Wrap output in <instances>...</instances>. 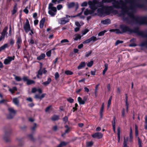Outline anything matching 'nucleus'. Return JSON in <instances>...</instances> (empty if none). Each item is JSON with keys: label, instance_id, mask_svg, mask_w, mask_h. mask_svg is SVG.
<instances>
[{"label": "nucleus", "instance_id": "obj_8", "mask_svg": "<svg viewBox=\"0 0 147 147\" xmlns=\"http://www.w3.org/2000/svg\"><path fill=\"white\" fill-rule=\"evenodd\" d=\"M11 129L10 128H8L5 131L4 139L6 142L9 141V136L11 133Z\"/></svg>", "mask_w": 147, "mask_h": 147}, {"label": "nucleus", "instance_id": "obj_3", "mask_svg": "<svg viewBox=\"0 0 147 147\" xmlns=\"http://www.w3.org/2000/svg\"><path fill=\"white\" fill-rule=\"evenodd\" d=\"M131 20L129 21V24L133 25H147V16L140 17L135 16L132 12H129L127 13Z\"/></svg>", "mask_w": 147, "mask_h": 147}, {"label": "nucleus", "instance_id": "obj_6", "mask_svg": "<svg viewBox=\"0 0 147 147\" xmlns=\"http://www.w3.org/2000/svg\"><path fill=\"white\" fill-rule=\"evenodd\" d=\"M88 4L89 6V7L91 10L86 9L84 12V14L85 16H87L88 14H92L94 13L96 10L94 5L91 3V1H89L88 2Z\"/></svg>", "mask_w": 147, "mask_h": 147}, {"label": "nucleus", "instance_id": "obj_42", "mask_svg": "<svg viewBox=\"0 0 147 147\" xmlns=\"http://www.w3.org/2000/svg\"><path fill=\"white\" fill-rule=\"evenodd\" d=\"M93 64V61H90L87 64V66L89 67H92Z\"/></svg>", "mask_w": 147, "mask_h": 147}, {"label": "nucleus", "instance_id": "obj_62", "mask_svg": "<svg viewBox=\"0 0 147 147\" xmlns=\"http://www.w3.org/2000/svg\"><path fill=\"white\" fill-rule=\"evenodd\" d=\"M51 107V106H49L47 107H46V109H45V112H47L50 109Z\"/></svg>", "mask_w": 147, "mask_h": 147}, {"label": "nucleus", "instance_id": "obj_31", "mask_svg": "<svg viewBox=\"0 0 147 147\" xmlns=\"http://www.w3.org/2000/svg\"><path fill=\"white\" fill-rule=\"evenodd\" d=\"M67 143L64 142H62L57 147H62L66 145Z\"/></svg>", "mask_w": 147, "mask_h": 147}, {"label": "nucleus", "instance_id": "obj_21", "mask_svg": "<svg viewBox=\"0 0 147 147\" xmlns=\"http://www.w3.org/2000/svg\"><path fill=\"white\" fill-rule=\"evenodd\" d=\"M51 78H49L47 79V81L43 82L42 83V84H43L44 86H46L49 84L51 83Z\"/></svg>", "mask_w": 147, "mask_h": 147}, {"label": "nucleus", "instance_id": "obj_4", "mask_svg": "<svg viewBox=\"0 0 147 147\" xmlns=\"http://www.w3.org/2000/svg\"><path fill=\"white\" fill-rule=\"evenodd\" d=\"M113 6H103L97 9V12L99 16L105 17L110 14L113 11Z\"/></svg>", "mask_w": 147, "mask_h": 147}, {"label": "nucleus", "instance_id": "obj_36", "mask_svg": "<svg viewBox=\"0 0 147 147\" xmlns=\"http://www.w3.org/2000/svg\"><path fill=\"white\" fill-rule=\"evenodd\" d=\"M65 73L67 75H71L73 74V72L69 70H66L65 71Z\"/></svg>", "mask_w": 147, "mask_h": 147}, {"label": "nucleus", "instance_id": "obj_45", "mask_svg": "<svg viewBox=\"0 0 147 147\" xmlns=\"http://www.w3.org/2000/svg\"><path fill=\"white\" fill-rule=\"evenodd\" d=\"M115 116H114L113 118V120L112 122V126H115Z\"/></svg>", "mask_w": 147, "mask_h": 147}, {"label": "nucleus", "instance_id": "obj_12", "mask_svg": "<svg viewBox=\"0 0 147 147\" xmlns=\"http://www.w3.org/2000/svg\"><path fill=\"white\" fill-rule=\"evenodd\" d=\"M15 56H13V57L8 56L5 59L4 61V63L5 65H7L10 63V62L14 59Z\"/></svg>", "mask_w": 147, "mask_h": 147}, {"label": "nucleus", "instance_id": "obj_38", "mask_svg": "<svg viewBox=\"0 0 147 147\" xmlns=\"http://www.w3.org/2000/svg\"><path fill=\"white\" fill-rule=\"evenodd\" d=\"M93 144V142L92 141H90L86 143V146L88 147L92 146Z\"/></svg>", "mask_w": 147, "mask_h": 147}, {"label": "nucleus", "instance_id": "obj_26", "mask_svg": "<svg viewBox=\"0 0 147 147\" xmlns=\"http://www.w3.org/2000/svg\"><path fill=\"white\" fill-rule=\"evenodd\" d=\"M75 5V3L74 2H72L69 3L67 5L68 8L69 9L74 7Z\"/></svg>", "mask_w": 147, "mask_h": 147}, {"label": "nucleus", "instance_id": "obj_18", "mask_svg": "<svg viewBox=\"0 0 147 147\" xmlns=\"http://www.w3.org/2000/svg\"><path fill=\"white\" fill-rule=\"evenodd\" d=\"M9 46L8 43L5 44L0 47V52L2 50H5L6 48L9 47Z\"/></svg>", "mask_w": 147, "mask_h": 147}, {"label": "nucleus", "instance_id": "obj_51", "mask_svg": "<svg viewBox=\"0 0 147 147\" xmlns=\"http://www.w3.org/2000/svg\"><path fill=\"white\" fill-rule=\"evenodd\" d=\"M88 3H87L86 1H84L83 2L81 5L82 7H86Z\"/></svg>", "mask_w": 147, "mask_h": 147}, {"label": "nucleus", "instance_id": "obj_60", "mask_svg": "<svg viewBox=\"0 0 147 147\" xmlns=\"http://www.w3.org/2000/svg\"><path fill=\"white\" fill-rule=\"evenodd\" d=\"M59 73L57 72H56L55 74V78L56 79L59 77Z\"/></svg>", "mask_w": 147, "mask_h": 147}, {"label": "nucleus", "instance_id": "obj_19", "mask_svg": "<svg viewBox=\"0 0 147 147\" xmlns=\"http://www.w3.org/2000/svg\"><path fill=\"white\" fill-rule=\"evenodd\" d=\"M45 20V18H43L40 21V22L39 26L40 28H42L43 27Z\"/></svg>", "mask_w": 147, "mask_h": 147}, {"label": "nucleus", "instance_id": "obj_7", "mask_svg": "<svg viewBox=\"0 0 147 147\" xmlns=\"http://www.w3.org/2000/svg\"><path fill=\"white\" fill-rule=\"evenodd\" d=\"M52 3H50L49 4L48 7V13L52 17H54L56 14L57 10L55 7H53Z\"/></svg>", "mask_w": 147, "mask_h": 147}, {"label": "nucleus", "instance_id": "obj_64", "mask_svg": "<svg viewBox=\"0 0 147 147\" xmlns=\"http://www.w3.org/2000/svg\"><path fill=\"white\" fill-rule=\"evenodd\" d=\"M37 13L36 12L33 13V18H34L35 19H36L37 18Z\"/></svg>", "mask_w": 147, "mask_h": 147}, {"label": "nucleus", "instance_id": "obj_59", "mask_svg": "<svg viewBox=\"0 0 147 147\" xmlns=\"http://www.w3.org/2000/svg\"><path fill=\"white\" fill-rule=\"evenodd\" d=\"M69 40L67 39H64L63 40H62L61 41V43H63L66 42H69Z\"/></svg>", "mask_w": 147, "mask_h": 147}, {"label": "nucleus", "instance_id": "obj_32", "mask_svg": "<svg viewBox=\"0 0 147 147\" xmlns=\"http://www.w3.org/2000/svg\"><path fill=\"white\" fill-rule=\"evenodd\" d=\"M17 140L18 141L19 143L18 145L19 146H22L23 145V143L22 141V139L21 138L18 139V138L17 139Z\"/></svg>", "mask_w": 147, "mask_h": 147}, {"label": "nucleus", "instance_id": "obj_52", "mask_svg": "<svg viewBox=\"0 0 147 147\" xmlns=\"http://www.w3.org/2000/svg\"><path fill=\"white\" fill-rule=\"evenodd\" d=\"M125 110L124 108H123L122 112L121 117H125Z\"/></svg>", "mask_w": 147, "mask_h": 147}, {"label": "nucleus", "instance_id": "obj_58", "mask_svg": "<svg viewBox=\"0 0 147 147\" xmlns=\"http://www.w3.org/2000/svg\"><path fill=\"white\" fill-rule=\"evenodd\" d=\"M89 31V30L88 29H85L82 33L83 35H85Z\"/></svg>", "mask_w": 147, "mask_h": 147}, {"label": "nucleus", "instance_id": "obj_46", "mask_svg": "<svg viewBox=\"0 0 147 147\" xmlns=\"http://www.w3.org/2000/svg\"><path fill=\"white\" fill-rule=\"evenodd\" d=\"M15 42L14 40L12 38H11L10 40L9 43L11 45L13 46Z\"/></svg>", "mask_w": 147, "mask_h": 147}, {"label": "nucleus", "instance_id": "obj_27", "mask_svg": "<svg viewBox=\"0 0 147 147\" xmlns=\"http://www.w3.org/2000/svg\"><path fill=\"white\" fill-rule=\"evenodd\" d=\"M140 31L144 33L143 34L144 36H140V35H138L139 36H141L142 37L147 38V33L144 32L143 31H142L140 30ZM141 43H144V44H147V41H144L143 42H142Z\"/></svg>", "mask_w": 147, "mask_h": 147}, {"label": "nucleus", "instance_id": "obj_63", "mask_svg": "<svg viewBox=\"0 0 147 147\" xmlns=\"http://www.w3.org/2000/svg\"><path fill=\"white\" fill-rule=\"evenodd\" d=\"M36 123H34V126L31 128V129L32 131L34 130H35V129L36 128Z\"/></svg>", "mask_w": 147, "mask_h": 147}, {"label": "nucleus", "instance_id": "obj_54", "mask_svg": "<svg viewBox=\"0 0 147 147\" xmlns=\"http://www.w3.org/2000/svg\"><path fill=\"white\" fill-rule=\"evenodd\" d=\"M57 8L58 10H60L63 7V6L61 5H58L57 6Z\"/></svg>", "mask_w": 147, "mask_h": 147}, {"label": "nucleus", "instance_id": "obj_47", "mask_svg": "<svg viewBox=\"0 0 147 147\" xmlns=\"http://www.w3.org/2000/svg\"><path fill=\"white\" fill-rule=\"evenodd\" d=\"M104 103H103L101 105V106L100 108V112H103L104 109Z\"/></svg>", "mask_w": 147, "mask_h": 147}, {"label": "nucleus", "instance_id": "obj_23", "mask_svg": "<svg viewBox=\"0 0 147 147\" xmlns=\"http://www.w3.org/2000/svg\"><path fill=\"white\" fill-rule=\"evenodd\" d=\"M45 57V55L44 53L41 54L40 56L37 57V59L40 60L44 58Z\"/></svg>", "mask_w": 147, "mask_h": 147}, {"label": "nucleus", "instance_id": "obj_49", "mask_svg": "<svg viewBox=\"0 0 147 147\" xmlns=\"http://www.w3.org/2000/svg\"><path fill=\"white\" fill-rule=\"evenodd\" d=\"M90 42V38L88 39H87L86 40H85V41H84L82 43L84 44H87V43H88L89 42Z\"/></svg>", "mask_w": 147, "mask_h": 147}, {"label": "nucleus", "instance_id": "obj_17", "mask_svg": "<svg viewBox=\"0 0 147 147\" xmlns=\"http://www.w3.org/2000/svg\"><path fill=\"white\" fill-rule=\"evenodd\" d=\"M86 63L85 62H82L77 67V69H80L84 67L86 65Z\"/></svg>", "mask_w": 147, "mask_h": 147}, {"label": "nucleus", "instance_id": "obj_24", "mask_svg": "<svg viewBox=\"0 0 147 147\" xmlns=\"http://www.w3.org/2000/svg\"><path fill=\"white\" fill-rule=\"evenodd\" d=\"M7 27H5L3 30L2 32L1 33V34L5 36L6 34H7Z\"/></svg>", "mask_w": 147, "mask_h": 147}, {"label": "nucleus", "instance_id": "obj_11", "mask_svg": "<svg viewBox=\"0 0 147 147\" xmlns=\"http://www.w3.org/2000/svg\"><path fill=\"white\" fill-rule=\"evenodd\" d=\"M24 28L26 33H27L30 30V25L27 19L26 20L25 24L24 26Z\"/></svg>", "mask_w": 147, "mask_h": 147}, {"label": "nucleus", "instance_id": "obj_33", "mask_svg": "<svg viewBox=\"0 0 147 147\" xmlns=\"http://www.w3.org/2000/svg\"><path fill=\"white\" fill-rule=\"evenodd\" d=\"M90 39V42L92 41L93 42H94L98 40V39H97L94 36H92Z\"/></svg>", "mask_w": 147, "mask_h": 147}, {"label": "nucleus", "instance_id": "obj_43", "mask_svg": "<svg viewBox=\"0 0 147 147\" xmlns=\"http://www.w3.org/2000/svg\"><path fill=\"white\" fill-rule=\"evenodd\" d=\"M67 100L68 102H69L70 103H72L74 102V99L71 97H69L67 99Z\"/></svg>", "mask_w": 147, "mask_h": 147}, {"label": "nucleus", "instance_id": "obj_20", "mask_svg": "<svg viewBox=\"0 0 147 147\" xmlns=\"http://www.w3.org/2000/svg\"><path fill=\"white\" fill-rule=\"evenodd\" d=\"M59 119V116L55 115L51 117V119L53 121H55L58 120Z\"/></svg>", "mask_w": 147, "mask_h": 147}, {"label": "nucleus", "instance_id": "obj_10", "mask_svg": "<svg viewBox=\"0 0 147 147\" xmlns=\"http://www.w3.org/2000/svg\"><path fill=\"white\" fill-rule=\"evenodd\" d=\"M8 110L9 112V114L7 115V118L9 119H11L13 117L16 112L13 108H9Z\"/></svg>", "mask_w": 147, "mask_h": 147}, {"label": "nucleus", "instance_id": "obj_40", "mask_svg": "<svg viewBox=\"0 0 147 147\" xmlns=\"http://www.w3.org/2000/svg\"><path fill=\"white\" fill-rule=\"evenodd\" d=\"M28 136L31 140L33 141H34V139L33 138V135L32 134H28Z\"/></svg>", "mask_w": 147, "mask_h": 147}, {"label": "nucleus", "instance_id": "obj_28", "mask_svg": "<svg viewBox=\"0 0 147 147\" xmlns=\"http://www.w3.org/2000/svg\"><path fill=\"white\" fill-rule=\"evenodd\" d=\"M135 134L136 137L138 136V127L136 124H135Z\"/></svg>", "mask_w": 147, "mask_h": 147}, {"label": "nucleus", "instance_id": "obj_48", "mask_svg": "<svg viewBox=\"0 0 147 147\" xmlns=\"http://www.w3.org/2000/svg\"><path fill=\"white\" fill-rule=\"evenodd\" d=\"M51 50H49V51L47 52V53H46L47 56L48 57H50L51 56Z\"/></svg>", "mask_w": 147, "mask_h": 147}, {"label": "nucleus", "instance_id": "obj_16", "mask_svg": "<svg viewBox=\"0 0 147 147\" xmlns=\"http://www.w3.org/2000/svg\"><path fill=\"white\" fill-rule=\"evenodd\" d=\"M101 23L103 24H109L111 23V21L110 19L108 18L104 20H102Z\"/></svg>", "mask_w": 147, "mask_h": 147}, {"label": "nucleus", "instance_id": "obj_53", "mask_svg": "<svg viewBox=\"0 0 147 147\" xmlns=\"http://www.w3.org/2000/svg\"><path fill=\"white\" fill-rule=\"evenodd\" d=\"M63 121L65 123L68 120V117L67 116H65L63 118Z\"/></svg>", "mask_w": 147, "mask_h": 147}, {"label": "nucleus", "instance_id": "obj_44", "mask_svg": "<svg viewBox=\"0 0 147 147\" xmlns=\"http://www.w3.org/2000/svg\"><path fill=\"white\" fill-rule=\"evenodd\" d=\"M16 5H15L13 9V11H12V14L13 15L16 13L17 10L16 9Z\"/></svg>", "mask_w": 147, "mask_h": 147}, {"label": "nucleus", "instance_id": "obj_37", "mask_svg": "<svg viewBox=\"0 0 147 147\" xmlns=\"http://www.w3.org/2000/svg\"><path fill=\"white\" fill-rule=\"evenodd\" d=\"M107 31L106 30H104L99 32L98 34V35L99 36H101L104 35L105 33Z\"/></svg>", "mask_w": 147, "mask_h": 147}, {"label": "nucleus", "instance_id": "obj_2", "mask_svg": "<svg viewBox=\"0 0 147 147\" xmlns=\"http://www.w3.org/2000/svg\"><path fill=\"white\" fill-rule=\"evenodd\" d=\"M119 28L121 30V31L118 29H111L109 30V31L110 32H115L116 34H122L123 33L128 32L129 34L134 33L138 35L142 36H144L142 32L140 31L139 28L138 27H136L133 29H131L125 25L122 24L120 25Z\"/></svg>", "mask_w": 147, "mask_h": 147}, {"label": "nucleus", "instance_id": "obj_57", "mask_svg": "<svg viewBox=\"0 0 147 147\" xmlns=\"http://www.w3.org/2000/svg\"><path fill=\"white\" fill-rule=\"evenodd\" d=\"M37 89L36 88H33L32 89V92L33 93H34L37 91Z\"/></svg>", "mask_w": 147, "mask_h": 147}, {"label": "nucleus", "instance_id": "obj_56", "mask_svg": "<svg viewBox=\"0 0 147 147\" xmlns=\"http://www.w3.org/2000/svg\"><path fill=\"white\" fill-rule=\"evenodd\" d=\"M28 7L27 6L26 7L25 9L23 11L26 13L28 14Z\"/></svg>", "mask_w": 147, "mask_h": 147}, {"label": "nucleus", "instance_id": "obj_25", "mask_svg": "<svg viewBox=\"0 0 147 147\" xmlns=\"http://www.w3.org/2000/svg\"><path fill=\"white\" fill-rule=\"evenodd\" d=\"M117 136H118V142H119L120 140V128L119 127H118L117 129Z\"/></svg>", "mask_w": 147, "mask_h": 147}, {"label": "nucleus", "instance_id": "obj_15", "mask_svg": "<svg viewBox=\"0 0 147 147\" xmlns=\"http://www.w3.org/2000/svg\"><path fill=\"white\" fill-rule=\"evenodd\" d=\"M66 18H61L60 20V24H64L69 22V19H66Z\"/></svg>", "mask_w": 147, "mask_h": 147}, {"label": "nucleus", "instance_id": "obj_55", "mask_svg": "<svg viewBox=\"0 0 147 147\" xmlns=\"http://www.w3.org/2000/svg\"><path fill=\"white\" fill-rule=\"evenodd\" d=\"M111 0H102V2L103 3H111Z\"/></svg>", "mask_w": 147, "mask_h": 147}, {"label": "nucleus", "instance_id": "obj_22", "mask_svg": "<svg viewBox=\"0 0 147 147\" xmlns=\"http://www.w3.org/2000/svg\"><path fill=\"white\" fill-rule=\"evenodd\" d=\"M78 100L80 105H84L85 102L82 98L80 97H78Z\"/></svg>", "mask_w": 147, "mask_h": 147}, {"label": "nucleus", "instance_id": "obj_5", "mask_svg": "<svg viewBox=\"0 0 147 147\" xmlns=\"http://www.w3.org/2000/svg\"><path fill=\"white\" fill-rule=\"evenodd\" d=\"M13 76L15 77V79L16 81L19 82L22 80L24 82H26V84L27 85L35 84V82L34 80L29 79L27 76H23L22 78H21L20 76H16L15 75L13 74Z\"/></svg>", "mask_w": 147, "mask_h": 147}, {"label": "nucleus", "instance_id": "obj_14", "mask_svg": "<svg viewBox=\"0 0 147 147\" xmlns=\"http://www.w3.org/2000/svg\"><path fill=\"white\" fill-rule=\"evenodd\" d=\"M22 40L21 37L19 36H18L16 45H17L18 49H20L22 44Z\"/></svg>", "mask_w": 147, "mask_h": 147}, {"label": "nucleus", "instance_id": "obj_13", "mask_svg": "<svg viewBox=\"0 0 147 147\" xmlns=\"http://www.w3.org/2000/svg\"><path fill=\"white\" fill-rule=\"evenodd\" d=\"M91 136L94 138L100 139L102 138L103 135L101 133L96 132L92 134Z\"/></svg>", "mask_w": 147, "mask_h": 147}, {"label": "nucleus", "instance_id": "obj_61", "mask_svg": "<svg viewBox=\"0 0 147 147\" xmlns=\"http://www.w3.org/2000/svg\"><path fill=\"white\" fill-rule=\"evenodd\" d=\"M34 98L36 99H40V96L39 94H36L34 96Z\"/></svg>", "mask_w": 147, "mask_h": 147}, {"label": "nucleus", "instance_id": "obj_9", "mask_svg": "<svg viewBox=\"0 0 147 147\" xmlns=\"http://www.w3.org/2000/svg\"><path fill=\"white\" fill-rule=\"evenodd\" d=\"M91 3L92 5H94L96 10L98 9V7H101L103 6H104L102 2H99L96 0H93L91 1Z\"/></svg>", "mask_w": 147, "mask_h": 147}, {"label": "nucleus", "instance_id": "obj_1", "mask_svg": "<svg viewBox=\"0 0 147 147\" xmlns=\"http://www.w3.org/2000/svg\"><path fill=\"white\" fill-rule=\"evenodd\" d=\"M125 3L122 0L119 1L116 0H111L114 7L117 9H121L122 12L121 13L123 15L127 12V9H128L133 11L136 10V9H142L147 10V5L144 3H135V0H124Z\"/></svg>", "mask_w": 147, "mask_h": 147}, {"label": "nucleus", "instance_id": "obj_35", "mask_svg": "<svg viewBox=\"0 0 147 147\" xmlns=\"http://www.w3.org/2000/svg\"><path fill=\"white\" fill-rule=\"evenodd\" d=\"M81 38V36L79 34H78L75 37L73 38V39L74 40H77L78 39H80Z\"/></svg>", "mask_w": 147, "mask_h": 147}, {"label": "nucleus", "instance_id": "obj_39", "mask_svg": "<svg viewBox=\"0 0 147 147\" xmlns=\"http://www.w3.org/2000/svg\"><path fill=\"white\" fill-rule=\"evenodd\" d=\"M92 51L90 50L89 51L86 52L85 53V56L86 57H89L92 53Z\"/></svg>", "mask_w": 147, "mask_h": 147}, {"label": "nucleus", "instance_id": "obj_34", "mask_svg": "<svg viewBox=\"0 0 147 147\" xmlns=\"http://www.w3.org/2000/svg\"><path fill=\"white\" fill-rule=\"evenodd\" d=\"M138 140L139 147H142V141L138 137Z\"/></svg>", "mask_w": 147, "mask_h": 147}, {"label": "nucleus", "instance_id": "obj_50", "mask_svg": "<svg viewBox=\"0 0 147 147\" xmlns=\"http://www.w3.org/2000/svg\"><path fill=\"white\" fill-rule=\"evenodd\" d=\"M123 42V41L120 40H117L115 42V45H117L119 44L122 43Z\"/></svg>", "mask_w": 147, "mask_h": 147}, {"label": "nucleus", "instance_id": "obj_41", "mask_svg": "<svg viewBox=\"0 0 147 147\" xmlns=\"http://www.w3.org/2000/svg\"><path fill=\"white\" fill-rule=\"evenodd\" d=\"M145 122L144 123V128L147 129V117L146 116L145 117Z\"/></svg>", "mask_w": 147, "mask_h": 147}, {"label": "nucleus", "instance_id": "obj_29", "mask_svg": "<svg viewBox=\"0 0 147 147\" xmlns=\"http://www.w3.org/2000/svg\"><path fill=\"white\" fill-rule=\"evenodd\" d=\"M13 102L16 105H18L19 104V101L17 98H14L13 100Z\"/></svg>", "mask_w": 147, "mask_h": 147}, {"label": "nucleus", "instance_id": "obj_30", "mask_svg": "<svg viewBox=\"0 0 147 147\" xmlns=\"http://www.w3.org/2000/svg\"><path fill=\"white\" fill-rule=\"evenodd\" d=\"M129 139L130 141L132 140L133 138V136H132V131L131 127L130 128V131L129 132Z\"/></svg>", "mask_w": 147, "mask_h": 147}]
</instances>
